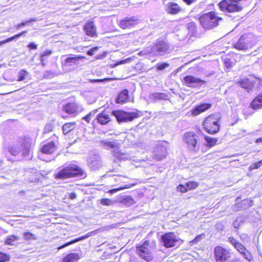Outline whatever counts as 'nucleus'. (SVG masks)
I'll use <instances>...</instances> for the list:
<instances>
[{"label": "nucleus", "mask_w": 262, "mask_h": 262, "mask_svg": "<svg viewBox=\"0 0 262 262\" xmlns=\"http://www.w3.org/2000/svg\"><path fill=\"white\" fill-rule=\"evenodd\" d=\"M199 23L205 30H211L219 25L222 18L219 16L214 11H210L200 16L199 18Z\"/></svg>", "instance_id": "1"}, {"label": "nucleus", "mask_w": 262, "mask_h": 262, "mask_svg": "<svg viewBox=\"0 0 262 262\" xmlns=\"http://www.w3.org/2000/svg\"><path fill=\"white\" fill-rule=\"evenodd\" d=\"M83 170L74 164H70L60 169L55 175L56 179H65L76 176H83Z\"/></svg>", "instance_id": "2"}, {"label": "nucleus", "mask_w": 262, "mask_h": 262, "mask_svg": "<svg viewBox=\"0 0 262 262\" xmlns=\"http://www.w3.org/2000/svg\"><path fill=\"white\" fill-rule=\"evenodd\" d=\"M171 50L172 49L168 43L163 40H159L151 49L147 51H142L140 54H151L155 56H163L169 54Z\"/></svg>", "instance_id": "3"}, {"label": "nucleus", "mask_w": 262, "mask_h": 262, "mask_svg": "<svg viewBox=\"0 0 262 262\" xmlns=\"http://www.w3.org/2000/svg\"><path fill=\"white\" fill-rule=\"evenodd\" d=\"M31 140L29 138H25L20 146L13 145L9 148V152L13 156L19 155L21 151L24 157H29L30 152Z\"/></svg>", "instance_id": "4"}, {"label": "nucleus", "mask_w": 262, "mask_h": 262, "mask_svg": "<svg viewBox=\"0 0 262 262\" xmlns=\"http://www.w3.org/2000/svg\"><path fill=\"white\" fill-rule=\"evenodd\" d=\"M220 9L224 12H236L241 11L244 6L237 0H223L219 4Z\"/></svg>", "instance_id": "5"}, {"label": "nucleus", "mask_w": 262, "mask_h": 262, "mask_svg": "<svg viewBox=\"0 0 262 262\" xmlns=\"http://www.w3.org/2000/svg\"><path fill=\"white\" fill-rule=\"evenodd\" d=\"M198 138V136L194 133L188 132L183 136V140L187 144V147L190 150L198 152L200 149Z\"/></svg>", "instance_id": "6"}, {"label": "nucleus", "mask_w": 262, "mask_h": 262, "mask_svg": "<svg viewBox=\"0 0 262 262\" xmlns=\"http://www.w3.org/2000/svg\"><path fill=\"white\" fill-rule=\"evenodd\" d=\"M203 126L206 132L211 134H214L219 131L218 119L212 115L207 117L203 122Z\"/></svg>", "instance_id": "7"}, {"label": "nucleus", "mask_w": 262, "mask_h": 262, "mask_svg": "<svg viewBox=\"0 0 262 262\" xmlns=\"http://www.w3.org/2000/svg\"><path fill=\"white\" fill-rule=\"evenodd\" d=\"M255 42L254 37L252 34L244 35L235 44L234 47L238 50H247L251 48Z\"/></svg>", "instance_id": "8"}, {"label": "nucleus", "mask_w": 262, "mask_h": 262, "mask_svg": "<svg viewBox=\"0 0 262 262\" xmlns=\"http://www.w3.org/2000/svg\"><path fill=\"white\" fill-rule=\"evenodd\" d=\"M112 114L116 118L118 122L131 121L138 117L137 113H129L121 110L114 111Z\"/></svg>", "instance_id": "9"}, {"label": "nucleus", "mask_w": 262, "mask_h": 262, "mask_svg": "<svg viewBox=\"0 0 262 262\" xmlns=\"http://www.w3.org/2000/svg\"><path fill=\"white\" fill-rule=\"evenodd\" d=\"M149 243L145 241L143 243L136 248L137 254L145 260L149 261L152 258L151 252V248L149 246Z\"/></svg>", "instance_id": "10"}, {"label": "nucleus", "mask_w": 262, "mask_h": 262, "mask_svg": "<svg viewBox=\"0 0 262 262\" xmlns=\"http://www.w3.org/2000/svg\"><path fill=\"white\" fill-rule=\"evenodd\" d=\"M183 83L188 87L199 88L206 83V81L192 75H187L184 77Z\"/></svg>", "instance_id": "11"}, {"label": "nucleus", "mask_w": 262, "mask_h": 262, "mask_svg": "<svg viewBox=\"0 0 262 262\" xmlns=\"http://www.w3.org/2000/svg\"><path fill=\"white\" fill-rule=\"evenodd\" d=\"M167 143L162 142L158 143L153 153V158L157 160H161L166 157L167 155Z\"/></svg>", "instance_id": "12"}, {"label": "nucleus", "mask_w": 262, "mask_h": 262, "mask_svg": "<svg viewBox=\"0 0 262 262\" xmlns=\"http://www.w3.org/2000/svg\"><path fill=\"white\" fill-rule=\"evenodd\" d=\"M214 253L216 262H226L230 257V252L221 246L214 248Z\"/></svg>", "instance_id": "13"}, {"label": "nucleus", "mask_w": 262, "mask_h": 262, "mask_svg": "<svg viewBox=\"0 0 262 262\" xmlns=\"http://www.w3.org/2000/svg\"><path fill=\"white\" fill-rule=\"evenodd\" d=\"M161 238L164 246L166 248L175 246L178 241V238L172 232L165 233L162 236Z\"/></svg>", "instance_id": "14"}, {"label": "nucleus", "mask_w": 262, "mask_h": 262, "mask_svg": "<svg viewBox=\"0 0 262 262\" xmlns=\"http://www.w3.org/2000/svg\"><path fill=\"white\" fill-rule=\"evenodd\" d=\"M137 24V20L134 19V17H127L125 19L120 20L119 26L122 29H125L132 28Z\"/></svg>", "instance_id": "15"}, {"label": "nucleus", "mask_w": 262, "mask_h": 262, "mask_svg": "<svg viewBox=\"0 0 262 262\" xmlns=\"http://www.w3.org/2000/svg\"><path fill=\"white\" fill-rule=\"evenodd\" d=\"M84 30L85 34L90 36H97L96 27L92 21L88 22L84 26Z\"/></svg>", "instance_id": "16"}, {"label": "nucleus", "mask_w": 262, "mask_h": 262, "mask_svg": "<svg viewBox=\"0 0 262 262\" xmlns=\"http://www.w3.org/2000/svg\"><path fill=\"white\" fill-rule=\"evenodd\" d=\"M56 150V146L52 141L44 144L41 148V151L46 154H52Z\"/></svg>", "instance_id": "17"}, {"label": "nucleus", "mask_w": 262, "mask_h": 262, "mask_svg": "<svg viewBox=\"0 0 262 262\" xmlns=\"http://www.w3.org/2000/svg\"><path fill=\"white\" fill-rule=\"evenodd\" d=\"M96 119L98 122L102 125H106L111 121V115L105 112H102L97 115Z\"/></svg>", "instance_id": "18"}, {"label": "nucleus", "mask_w": 262, "mask_h": 262, "mask_svg": "<svg viewBox=\"0 0 262 262\" xmlns=\"http://www.w3.org/2000/svg\"><path fill=\"white\" fill-rule=\"evenodd\" d=\"M165 10L168 14H176L181 11V9L178 4L169 3L166 5Z\"/></svg>", "instance_id": "19"}, {"label": "nucleus", "mask_w": 262, "mask_h": 262, "mask_svg": "<svg viewBox=\"0 0 262 262\" xmlns=\"http://www.w3.org/2000/svg\"><path fill=\"white\" fill-rule=\"evenodd\" d=\"M100 145L106 149H114L117 148L118 143L117 141L104 140L100 142Z\"/></svg>", "instance_id": "20"}, {"label": "nucleus", "mask_w": 262, "mask_h": 262, "mask_svg": "<svg viewBox=\"0 0 262 262\" xmlns=\"http://www.w3.org/2000/svg\"><path fill=\"white\" fill-rule=\"evenodd\" d=\"M113 155L115 158L120 160H126L130 158L129 154L119 149L118 146L113 150Z\"/></svg>", "instance_id": "21"}, {"label": "nucleus", "mask_w": 262, "mask_h": 262, "mask_svg": "<svg viewBox=\"0 0 262 262\" xmlns=\"http://www.w3.org/2000/svg\"><path fill=\"white\" fill-rule=\"evenodd\" d=\"M85 57L81 55L68 57L65 60V64L68 66L78 65L79 63V61L80 59H85Z\"/></svg>", "instance_id": "22"}, {"label": "nucleus", "mask_w": 262, "mask_h": 262, "mask_svg": "<svg viewBox=\"0 0 262 262\" xmlns=\"http://www.w3.org/2000/svg\"><path fill=\"white\" fill-rule=\"evenodd\" d=\"M211 106V104L209 103L201 104L196 106L193 110H192V115L196 116L209 108Z\"/></svg>", "instance_id": "23"}, {"label": "nucleus", "mask_w": 262, "mask_h": 262, "mask_svg": "<svg viewBox=\"0 0 262 262\" xmlns=\"http://www.w3.org/2000/svg\"><path fill=\"white\" fill-rule=\"evenodd\" d=\"M89 163L90 167L93 169H99L102 166V162L100 158L96 156L90 159Z\"/></svg>", "instance_id": "24"}, {"label": "nucleus", "mask_w": 262, "mask_h": 262, "mask_svg": "<svg viewBox=\"0 0 262 262\" xmlns=\"http://www.w3.org/2000/svg\"><path fill=\"white\" fill-rule=\"evenodd\" d=\"M128 100V91L127 90L122 91L116 98L117 103H124Z\"/></svg>", "instance_id": "25"}, {"label": "nucleus", "mask_w": 262, "mask_h": 262, "mask_svg": "<svg viewBox=\"0 0 262 262\" xmlns=\"http://www.w3.org/2000/svg\"><path fill=\"white\" fill-rule=\"evenodd\" d=\"M228 241L240 253L246 249L245 247L234 237L231 236L228 238Z\"/></svg>", "instance_id": "26"}, {"label": "nucleus", "mask_w": 262, "mask_h": 262, "mask_svg": "<svg viewBox=\"0 0 262 262\" xmlns=\"http://www.w3.org/2000/svg\"><path fill=\"white\" fill-rule=\"evenodd\" d=\"M63 110L67 113L72 114L78 111V106L75 103H70L64 106Z\"/></svg>", "instance_id": "27"}, {"label": "nucleus", "mask_w": 262, "mask_h": 262, "mask_svg": "<svg viewBox=\"0 0 262 262\" xmlns=\"http://www.w3.org/2000/svg\"><path fill=\"white\" fill-rule=\"evenodd\" d=\"M251 107L254 109H260L262 107V94L258 95L253 99L251 103Z\"/></svg>", "instance_id": "28"}, {"label": "nucleus", "mask_w": 262, "mask_h": 262, "mask_svg": "<svg viewBox=\"0 0 262 262\" xmlns=\"http://www.w3.org/2000/svg\"><path fill=\"white\" fill-rule=\"evenodd\" d=\"M79 259L80 256L78 253H71L64 257L62 262H77Z\"/></svg>", "instance_id": "29"}, {"label": "nucleus", "mask_w": 262, "mask_h": 262, "mask_svg": "<svg viewBox=\"0 0 262 262\" xmlns=\"http://www.w3.org/2000/svg\"><path fill=\"white\" fill-rule=\"evenodd\" d=\"M120 202L123 205L127 207L132 206L136 203L134 199L133 198L132 196L128 195L123 196L121 197L120 198Z\"/></svg>", "instance_id": "30"}, {"label": "nucleus", "mask_w": 262, "mask_h": 262, "mask_svg": "<svg viewBox=\"0 0 262 262\" xmlns=\"http://www.w3.org/2000/svg\"><path fill=\"white\" fill-rule=\"evenodd\" d=\"M18 79L17 81H24L26 79H30V74L28 72L24 69L20 70L18 73Z\"/></svg>", "instance_id": "31"}, {"label": "nucleus", "mask_w": 262, "mask_h": 262, "mask_svg": "<svg viewBox=\"0 0 262 262\" xmlns=\"http://www.w3.org/2000/svg\"><path fill=\"white\" fill-rule=\"evenodd\" d=\"M150 98L154 101H158L159 100H167L168 95L164 93H153L150 95Z\"/></svg>", "instance_id": "32"}, {"label": "nucleus", "mask_w": 262, "mask_h": 262, "mask_svg": "<svg viewBox=\"0 0 262 262\" xmlns=\"http://www.w3.org/2000/svg\"><path fill=\"white\" fill-rule=\"evenodd\" d=\"M76 123L74 122L65 123L62 126V130L64 134H67L70 131L75 128Z\"/></svg>", "instance_id": "33"}, {"label": "nucleus", "mask_w": 262, "mask_h": 262, "mask_svg": "<svg viewBox=\"0 0 262 262\" xmlns=\"http://www.w3.org/2000/svg\"><path fill=\"white\" fill-rule=\"evenodd\" d=\"M239 83L242 88L247 89H250L252 85V82L246 78L241 79Z\"/></svg>", "instance_id": "34"}, {"label": "nucleus", "mask_w": 262, "mask_h": 262, "mask_svg": "<svg viewBox=\"0 0 262 262\" xmlns=\"http://www.w3.org/2000/svg\"><path fill=\"white\" fill-rule=\"evenodd\" d=\"M88 236H89V235H83V236H82L79 237L78 238H76V239H74V240H73L72 241L66 243L65 244H64V245L59 247L58 248V250H60V249H62V248H64V247H67L68 246H69V245H70L71 244H74V243H75L76 242H78L79 241H82L83 239H84L88 237Z\"/></svg>", "instance_id": "35"}, {"label": "nucleus", "mask_w": 262, "mask_h": 262, "mask_svg": "<svg viewBox=\"0 0 262 262\" xmlns=\"http://www.w3.org/2000/svg\"><path fill=\"white\" fill-rule=\"evenodd\" d=\"M19 239V237L14 235H10L7 236L5 240V243L7 245H14L15 242Z\"/></svg>", "instance_id": "36"}, {"label": "nucleus", "mask_w": 262, "mask_h": 262, "mask_svg": "<svg viewBox=\"0 0 262 262\" xmlns=\"http://www.w3.org/2000/svg\"><path fill=\"white\" fill-rule=\"evenodd\" d=\"M134 185H135V184H126V185H123V186H120V187H119L118 188H114V189H111V190H110L108 191V192L110 194H113L114 193L117 192L118 191H120V190H123V189H125L130 188L132 186H134Z\"/></svg>", "instance_id": "37"}, {"label": "nucleus", "mask_w": 262, "mask_h": 262, "mask_svg": "<svg viewBox=\"0 0 262 262\" xmlns=\"http://www.w3.org/2000/svg\"><path fill=\"white\" fill-rule=\"evenodd\" d=\"M205 139L207 142V146L209 147H212L214 146L217 142V139L215 138H211L207 136H205Z\"/></svg>", "instance_id": "38"}, {"label": "nucleus", "mask_w": 262, "mask_h": 262, "mask_svg": "<svg viewBox=\"0 0 262 262\" xmlns=\"http://www.w3.org/2000/svg\"><path fill=\"white\" fill-rule=\"evenodd\" d=\"M246 259L251 261L253 259V256L251 253L246 249L239 253Z\"/></svg>", "instance_id": "39"}, {"label": "nucleus", "mask_w": 262, "mask_h": 262, "mask_svg": "<svg viewBox=\"0 0 262 262\" xmlns=\"http://www.w3.org/2000/svg\"><path fill=\"white\" fill-rule=\"evenodd\" d=\"M199 186V183L196 182L190 181L186 183V186L187 190H190L196 188Z\"/></svg>", "instance_id": "40"}, {"label": "nucleus", "mask_w": 262, "mask_h": 262, "mask_svg": "<svg viewBox=\"0 0 262 262\" xmlns=\"http://www.w3.org/2000/svg\"><path fill=\"white\" fill-rule=\"evenodd\" d=\"M54 128V124L53 123H47L44 128L43 129V134H47L53 130Z\"/></svg>", "instance_id": "41"}, {"label": "nucleus", "mask_w": 262, "mask_h": 262, "mask_svg": "<svg viewBox=\"0 0 262 262\" xmlns=\"http://www.w3.org/2000/svg\"><path fill=\"white\" fill-rule=\"evenodd\" d=\"M243 223V218L239 217L237 218L233 222V226L235 228H238Z\"/></svg>", "instance_id": "42"}, {"label": "nucleus", "mask_w": 262, "mask_h": 262, "mask_svg": "<svg viewBox=\"0 0 262 262\" xmlns=\"http://www.w3.org/2000/svg\"><path fill=\"white\" fill-rule=\"evenodd\" d=\"M36 20H37V19L35 18H31V19H30L29 20L26 21L25 22H22L20 24H19L15 26V28L17 29H19L21 27L24 26L25 25H27L28 23H30L32 22V21H35Z\"/></svg>", "instance_id": "43"}, {"label": "nucleus", "mask_w": 262, "mask_h": 262, "mask_svg": "<svg viewBox=\"0 0 262 262\" xmlns=\"http://www.w3.org/2000/svg\"><path fill=\"white\" fill-rule=\"evenodd\" d=\"M23 235L26 241L30 239L31 238L34 239L36 238V236L34 234H33L32 233L29 232H25Z\"/></svg>", "instance_id": "44"}, {"label": "nucleus", "mask_w": 262, "mask_h": 262, "mask_svg": "<svg viewBox=\"0 0 262 262\" xmlns=\"http://www.w3.org/2000/svg\"><path fill=\"white\" fill-rule=\"evenodd\" d=\"M261 165H262V160L258 161V162H256L255 163L251 164L249 167V169H250V170H252L254 169L259 168Z\"/></svg>", "instance_id": "45"}, {"label": "nucleus", "mask_w": 262, "mask_h": 262, "mask_svg": "<svg viewBox=\"0 0 262 262\" xmlns=\"http://www.w3.org/2000/svg\"><path fill=\"white\" fill-rule=\"evenodd\" d=\"M96 111H97V110L91 111L86 116H85L83 118V119H84L87 122H89L90 121L92 117L95 115Z\"/></svg>", "instance_id": "46"}, {"label": "nucleus", "mask_w": 262, "mask_h": 262, "mask_svg": "<svg viewBox=\"0 0 262 262\" xmlns=\"http://www.w3.org/2000/svg\"><path fill=\"white\" fill-rule=\"evenodd\" d=\"M101 204L104 205H112L114 204V201L108 199H102L101 200Z\"/></svg>", "instance_id": "47"}, {"label": "nucleus", "mask_w": 262, "mask_h": 262, "mask_svg": "<svg viewBox=\"0 0 262 262\" xmlns=\"http://www.w3.org/2000/svg\"><path fill=\"white\" fill-rule=\"evenodd\" d=\"M204 237L205 235L203 234L198 235L195 237V238L193 240L190 242V243H192V245L193 244H197Z\"/></svg>", "instance_id": "48"}, {"label": "nucleus", "mask_w": 262, "mask_h": 262, "mask_svg": "<svg viewBox=\"0 0 262 262\" xmlns=\"http://www.w3.org/2000/svg\"><path fill=\"white\" fill-rule=\"evenodd\" d=\"M9 256L4 253H0V262H5L9 260Z\"/></svg>", "instance_id": "49"}, {"label": "nucleus", "mask_w": 262, "mask_h": 262, "mask_svg": "<svg viewBox=\"0 0 262 262\" xmlns=\"http://www.w3.org/2000/svg\"><path fill=\"white\" fill-rule=\"evenodd\" d=\"M168 67H169V64L167 63H158L157 64V68L160 71L163 70Z\"/></svg>", "instance_id": "50"}, {"label": "nucleus", "mask_w": 262, "mask_h": 262, "mask_svg": "<svg viewBox=\"0 0 262 262\" xmlns=\"http://www.w3.org/2000/svg\"><path fill=\"white\" fill-rule=\"evenodd\" d=\"M52 53V51L51 50H47L43 53H41L40 56V60L41 61H42L43 59L45 56H50Z\"/></svg>", "instance_id": "51"}, {"label": "nucleus", "mask_w": 262, "mask_h": 262, "mask_svg": "<svg viewBox=\"0 0 262 262\" xmlns=\"http://www.w3.org/2000/svg\"><path fill=\"white\" fill-rule=\"evenodd\" d=\"M177 190L181 192H183V193L186 192L188 191L187 187L186 186V185H179L177 187Z\"/></svg>", "instance_id": "52"}, {"label": "nucleus", "mask_w": 262, "mask_h": 262, "mask_svg": "<svg viewBox=\"0 0 262 262\" xmlns=\"http://www.w3.org/2000/svg\"><path fill=\"white\" fill-rule=\"evenodd\" d=\"M98 49V47H95L94 48H92L91 49L89 50L87 52V54L90 56H92L94 54V53L96 52Z\"/></svg>", "instance_id": "53"}, {"label": "nucleus", "mask_w": 262, "mask_h": 262, "mask_svg": "<svg viewBox=\"0 0 262 262\" xmlns=\"http://www.w3.org/2000/svg\"><path fill=\"white\" fill-rule=\"evenodd\" d=\"M27 33V31H24L19 34H17L12 37H11L10 38H12V41L16 38H19V37H20L21 36L23 35L24 34H25Z\"/></svg>", "instance_id": "54"}, {"label": "nucleus", "mask_w": 262, "mask_h": 262, "mask_svg": "<svg viewBox=\"0 0 262 262\" xmlns=\"http://www.w3.org/2000/svg\"><path fill=\"white\" fill-rule=\"evenodd\" d=\"M53 76V73L51 71H46L44 74L45 78H50Z\"/></svg>", "instance_id": "55"}, {"label": "nucleus", "mask_w": 262, "mask_h": 262, "mask_svg": "<svg viewBox=\"0 0 262 262\" xmlns=\"http://www.w3.org/2000/svg\"><path fill=\"white\" fill-rule=\"evenodd\" d=\"M28 47L31 49L36 50L37 48V45L33 42H30L28 45Z\"/></svg>", "instance_id": "56"}, {"label": "nucleus", "mask_w": 262, "mask_h": 262, "mask_svg": "<svg viewBox=\"0 0 262 262\" xmlns=\"http://www.w3.org/2000/svg\"><path fill=\"white\" fill-rule=\"evenodd\" d=\"M243 202L244 204H247L248 207L251 206L252 205V201L249 199L244 200Z\"/></svg>", "instance_id": "57"}, {"label": "nucleus", "mask_w": 262, "mask_h": 262, "mask_svg": "<svg viewBox=\"0 0 262 262\" xmlns=\"http://www.w3.org/2000/svg\"><path fill=\"white\" fill-rule=\"evenodd\" d=\"M12 41V38H7V39H5L4 40H2V41H0V47L3 45H4L5 43H7L9 41Z\"/></svg>", "instance_id": "58"}, {"label": "nucleus", "mask_w": 262, "mask_h": 262, "mask_svg": "<svg viewBox=\"0 0 262 262\" xmlns=\"http://www.w3.org/2000/svg\"><path fill=\"white\" fill-rule=\"evenodd\" d=\"M129 60V59H124V60H122L121 61H118L116 64V65H119V64H124V63H126Z\"/></svg>", "instance_id": "59"}, {"label": "nucleus", "mask_w": 262, "mask_h": 262, "mask_svg": "<svg viewBox=\"0 0 262 262\" xmlns=\"http://www.w3.org/2000/svg\"><path fill=\"white\" fill-rule=\"evenodd\" d=\"M240 237L243 241H247L248 239V237L246 234H242L240 236Z\"/></svg>", "instance_id": "60"}, {"label": "nucleus", "mask_w": 262, "mask_h": 262, "mask_svg": "<svg viewBox=\"0 0 262 262\" xmlns=\"http://www.w3.org/2000/svg\"><path fill=\"white\" fill-rule=\"evenodd\" d=\"M196 1V0H183L187 5H190Z\"/></svg>", "instance_id": "61"}, {"label": "nucleus", "mask_w": 262, "mask_h": 262, "mask_svg": "<svg viewBox=\"0 0 262 262\" xmlns=\"http://www.w3.org/2000/svg\"><path fill=\"white\" fill-rule=\"evenodd\" d=\"M76 197V194L74 193H71L70 194V198L71 199H74Z\"/></svg>", "instance_id": "62"}, {"label": "nucleus", "mask_w": 262, "mask_h": 262, "mask_svg": "<svg viewBox=\"0 0 262 262\" xmlns=\"http://www.w3.org/2000/svg\"><path fill=\"white\" fill-rule=\"evenodd\" d=\"M230 262H242L240 259L236 258L232 259Z\"/></svg>", "instance_id": "63"}, {"label": "nucleus", "mask_w": 262, "mask_h": 262, "mask_svg": "<svg viewBox=\"0 0 262 262\" xmlns=\"http://www.w3.org/2000/svg\"><path fill=\"white\" fill-rule=\"evenodd\" d=\"M262 142V137L261 138H259L257 139H256V143H259V142Z\"/></svg>", "instance_id": "64"}]
</instances>
